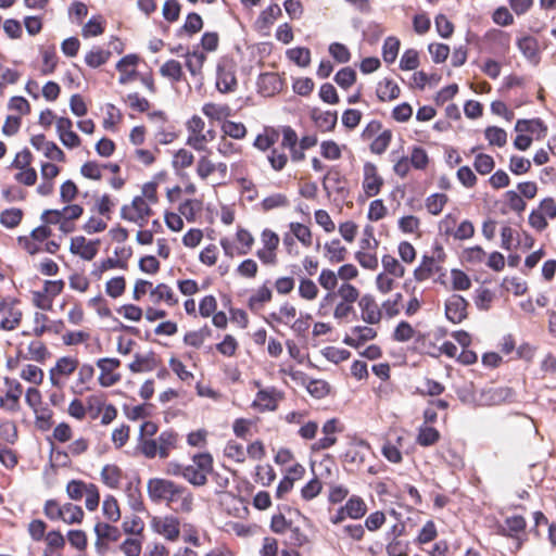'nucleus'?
<instances>
[{
    "label": "nucleus",
    "instance_id": "49",
    "mask_svg": "<svg viewBox=\"0 0 556 556\" xmlns=\"http://www.w3.org/2000/svg\"><path fill=\"white\" fill-rule=\"evenodd\" d=\"M441 439L440 431L431 426L421 425L418 428L416 443L422 447H429L437 444Z\"/></svg>",
    "mask_w": 556,
    "mask_h": 556
},
{
    "label": "nucleus",
    "instance_id": "11",
    "mask_svg": "<svg viewBox=\"0 0 556 556\" xmlns=\"http://www.w3.org/2000/svg\"><path fill=\"white\" fill-rule=\"evenodd\" d=\"M237 64L232 58H220L216 66V88L222 93L233 92L238 87Z\"/></svg>",
    "mask_w": 556,
    "mask_h": 556
},
{
    "label": "nucleus",
    "instance_id": "2",
    "mask_svg": "<svg viewBox=\"0 0 556 556\" xmlns=\"http://www.w3.org/2000/svg\"><path fill=\"white\" fill-rule=\"evenodd\" d=\"M191 465H182L170 462L166 472L175 477H182L193 486H204L207 483V476L214 467V459L211 453H197L192 456Z\"/></svg>",
    "mask_w": 556,
    "mask_h": 556
},
{
    "label": "nucleus",
    "instance_id": "1",
    "mask_svg": "<svg viewBox=\"0 0 556 556\" xmlns=\"http://www.w3.org/2000/svg\"><path fill=\"white\" fill-rule=\"evenodd\" d=\"M147 492L151 502L164 503L176 514H190L194 507L191 490L166 478H151L147 482Z\"/></svg>",
    "mask_w": 556,
    "mask_h": 556
},
{
    "label": "nucleus",
    "instance_id": "44",
    "mask_svg": "<svg viewBox=\"0 0 556 556\" xmlns=\"http://www.w3.org/2000/svg\"><path fill=\"white\" fill-rule=\"evenodd\" d=\"M151 300L155 304L164 302L168 306H175L178 304V298L174 293L173 289L166 283H159L153 288V290H151Z\"/></svg>",
    "mask_w": 556,
    "mask_h": 556
},
{
    "label": "nucleus",
    "instance_id": "26",
    "mask_svg": "<svg viewBox=\"0 0 556 556\" xmlns=\"http://www.w3.org/2000/svg\"><path fill=\"white\" fill-rule=\"evenodd\" d=\"M283 78L278 73H262L256 81L257 91L264 97H274L283 89Z\"/></svg>",
    "mask_w": 556,
    "mask_h": 556
},
{
    "label": "nucleus",
    "instance_id": "16",
    "mask_svg": "<svg viewBox=\"0 0 556 556\" xmlns=\"http://www.w3.org/2000/svg\"><path fill=\"white\" fill-rule=\"evenodd\" d=\"M78 365V358L73 356H62L58 358L55 365L49 370L51 384L59 389L63 388L64 380L77 370Z\"/></svg>",
    "mask_w": 556,
    "mask_h": 556
},
{
    "label": "nucleus",
    "instance_id": "22",
    "mask_svg": "<svg viewBox=\"0 0 556 556\" xmlns=\"http://www.w3.org/2000/svg\"><path fill=\"white\" fill-rule=\"evenodd\" d=\"M361 318L367 325H378L383 318L382 308L372 294H364L358 301Z\"/></svg>",
    "mask_w": 556,
    "mask_h": 556
},
{
    "label": "nucleus",
    "instance_id": "55",
    "mask_svg": "<svg viewBox=\"0 0 556 556\" xmlns=\"http://www.w3.org/2000/svg\"><path fill=\"white\" fill-rule=\"evenodd\" d=\"M220 130L223 136L230 137L235 140H242L248 135V129L243 123L230 119H226L222 123Z\"/></svg>",
    "mask_w": 556,
    "mask_h": 556
},
{
    "label": "nucleus",
    "instance_id": "28",
    "mask_svg": "<svg viewBox=\"0 0 556 556\" xmlns=\"http://www.w3.org/2000/svg\"><path fill=\"white\" fill-rule=\"evenodd\" d=\"M377 334V331L368 325L355 326L351 329V334L344 337L343 342L351 348L358 349L366 342L374 340Z\"/></svg>",
    "mask_w": 556,
    "mask_h": 556
},
{
    "label": "nucleus",
    "instance_id": "34",
    "mask_svg": "<svg viewBox=\"0 0 556 556\" xmlns=\"http://www.w3.org/2000/svg\"><path fill=\"white\" fill-rule=\"evenodd\" d=\"M330 294L333 295L336 303L344 304H358V301L362 298L359 289L350 282L341 283L338 289L330 292Z\"/></svg>",
    "mask_w": 556,
    "mask_h": 556
},
{
    "label": "nucleus",
    "instance_id": "5",
    "mask_svg": "<svg viewBox=\"0 0 556 556\" xmlns=\"http://www.w3.org/2000/svg\"><path fill=\"white\" fill-rule=\"evenodd\" d=\"M84 214V207L79 204L67 203L61 210H46L42 212L40 219L45 224L59 225L60 231L71 233L75 231V222Z\"/></svg>",
    "mask_w": 556,
    "mask_h": 556
},
{
    "label": "nucleus",
    "instance_id": "8",
    "mask_svg": "<svg viewBox=\"0 0 556 556\" xmlns=\"http://www.w3.org/2000/svg\"><path fill=\"white\" fill-rule=\"evenodd\" d=\"M144 201L143 198L135 197L129 204H124L121 207L122 219L143 228L154 215L152 205Z\"/></svg>",
    "mask_w": 556,
    "mask_h": 556
},
{
    "label": "nucleus",
    "instance_id": "42",
    "mask_svg": "<svg viewBox=\"0 0 556 556\" xmlns=\"http://www.w3.org/2000/svg\"><path fill=\"white\" fill-rule=\"evenodd\" d=\"M345 515H349L350 519L358 520L367 514V504L359 495H352L348 498L343 505Z\"/></svg>",
    "mask_w": 556,
    "mask_h": 556
},
{
    "label": "nucleus",
    "instance_id": "50",
    "mask_svg": "<svg viewBox=\"0 0 556 556\" xmlns=\"http://www.w3.org/2000/svg\"><path fill=\"white\" fill-rule=\"evenodd\" d=\"M296 314V307L290 302H285L280 305L279 311L270 313L268 318L276 324L290 326Z\"/></svg>",
    "mask_w": 556,
    "mask_h": 556
},
{
    "label": "nucleus",
    "instance_id": "51",
    "mask_svg": "<svg viewBox=\"0 0 556 556\" xmlns=\"http://www.w3.org/2000/svg\"><path fill=\"white\" fill-rule=\"evenodd\" d=\"M282 136V140L280 147L282 149H288L290 151V160L293 162L294 151H298L299 146V136L296 131L291 126H281L277 128Z\"/></svg>",
    "mask_w": 556,
    "mask_h": 556
},
{
    "label": "nucleus",
    "instance_id": "6",
    "mask_svg": "<svg viewBox=\"0 0 556 556\" xmlns=\"http://www.w3.org/2000/svg\"><path fill=\"white\" fill-rule=\"evenodd\" d=\"M496 534L513 540L514 551H519L528 540L526 518L521 515L506 517L502 523L496 525Z\"/></svg>",
    "mask_w": 556,
    "mask_h": 556
},
{
    "label": "nucleus",
    "instance_id": "10",
    "mask_svg": "<svg viewBox=\"0 0 556 556\" xmlns=\"http://www.w3.org/2000/svg\"><path fill=\"white\" fill-rule=\"evenodd\" d=\"M262 248L256 250L255 255L264 266H276L278 264V249L280 238L277 232L270 228H265L261 232Z\"/></svg>",
    "mask_w": 556,
    "mask_h": 556
},
{
    "label": "nucleus",
    "instance_id": "36",
    "mask_svg": "<svg viewBox=\"0 0 556 556\" xmlns=\"http://www.w3.org/2000/svg\"><path fill=\"white\" fill-rule=\"evenodd\" d=\"M201 111L208 119L222 123L232 115L231 108L226 103L207 102Z\"/></svg>",
    "mask_w": 556,
    "mask_h": 556
},
{
    "label": "nucleus",
    "instance_id": "62",
    "mask_svg": "<svg viewBox=\"0 0 556 556\" xmlns=\"http://www.w3.org/2000/svg\"><path fill=\"white\" fill-rule=\"evenodd\" d=\"M392 137L393 134L391 129L382 130L378 136L372 138V141L369 144L370 152L377 155L383 154L391 144Z\"/></svg>",
    "mask_w": 556,
    "mask_h": 556
},
{
    "label": "nucleus",
    "instance_id": "38",
    "mask_svg": "<svg viewBox=\"0 0 556 556\" xmlns=\"http://www.w3.org/2000/svg\"><path fill=\"white\" fill-rule=\"evenodd\" d=\"M439 453L441 457L453 467H459L464 464L463 452L456 443L450 440L440 446Z\"/></svg>",
    "mask_w": 556,
    "mask_h": 556
},
{
    "label": "nucleus",
    "instance_id": "37",
    "mask_svg": "<svg viewBox=\"0 0 556 556\" xmlns=\"http://www.w3.org/2000/svg\"><path fill=\"white\" fill-rule=\"evenodd\" d=\"M376 94L381 102L393 101L400 97L401 88L393 79L383 78L377 85Z\"/></svg>",
    "mask_w": 556,
    "mask_h": 556
},
{
    "label": "nucleus",
    "instance_id": "54",
    "mask_svg": "<svg viewBox=\"0 0 556 556\" xmlns=\"http://www.w3.org/2000/svg\"><path fill=\"white\" fill-rule=\"evenodd\" d=\"M103 517L110 522H117L122 517L121 507L116 497L108 494L102 503Z\"/></svg>",
    "mask_w": 556,
    "mask_h": 556
},
{
    "label": "nucleus",
    "instance_id": "18",
    "mask_svg": "<svg viewBox=\"0 0 556 556\" xmlns=\"http://www.w3.org/2000/svg\"><path fill=\"white\" fill-rule=\"evenodd\" d=\"M483 48L493 54H505L510 48L511 37L509 33L493 28L488 30L482 39Z\"/></svg>",
    "mask_w": 556,
    "mask_h": 556
},
{
    "label": "nucleus",
    "instance_id": "17",
    "mask_svg": "<svg viewBox=\"0 0 556 556\" xmlns=\"http://www.w3.org/2000/svg\"><path fill=\"white\" fill-rule=\"evenodd\" d=\"M23 318V312L17 307V301L12 299L0 300V329L12 331L16 329Z\"/></svg>",
    "mask_w": 556,
    "mask_h": 556
},
{
    "label": "nucleus",
    "instance_id": "9",
    "mask_svg": "<svg viewBox=\"0 0 556 556\" xmlns=\"http://www.w3.org/2000/svg\"><path fill=\"white\" fill-rule=\"evenodd\" d=\"M65 282L62 279L45 280L41 290L30 291L33 305L42 311H51L54 299L63 292Z\"/></svg>",
    "mask_w": 556,
    "mask_h": 556
},
{
    "label": "nucleus",
    "instance_id": "7",
    "mask_svg": "<svg viewBox=\"0 0 556 556\" xmlns=\"http://www.w3.org/2000/svg\"><path fill=\"white\" fill-rule=\"evenodd\" d=\"M392 339L396 342L414 340V349L422 354H430L429 336L416 329L406 320H401L392 332Z\"/></svg>",
    "mask_w": 556,
    "mask_h": 556
},
{
    "label": "nucleus",
    "instance_id": "56",
    "mask_svg": "<svg viewBox=\"0 0 556 556\" xmlns=\"http://www.w3.org/2000/svg\"><path fill=\"white\" fill-rule=\"evenodd\" d=\"M177 210L188 223H194L198 214L202 211V201L187 199L178 205Z\"/></svg>",
    "mask_w": 556,
    "mask_h": 556
},
{
    "label": "nucleus",
    "instance_id": "23",
    "mask_svg": "<svg viewBox=\"0 0 556 556\" xmlns=\"http://www.w3.org/2000/svg\"><path fill=\"white\" fill-rule=\"evenodd\" d=\"M468 301L460 294H452L445 301V316L453 324H460L468 317Z\"/></svg>",
    "mask_w": 556,
    "mask_h": 556
},
{
    "label": "nucleus",
    "instance_id": "32",
    "mask_svg": "<svg viewBox=\"0 0 556 556\" xmlns=\"http://www.w3.org/2000/svg\"><path fill=\"white\" fill-rule=\"evenodd\" d=\"M43 541L46 546L43 548L42 556H63V549L65 548L66 541L61 531H49Z\"/></svg>",
    "mask_w": 556,
    "mask_h": 556
},
{
    "label": "nucleus",
    "instance_id": "47",
    "mask_svg": "<svg viewBox=\"0 0 556 556\" xmlns=\"http://www.w3.org/2000/svg\"><path fill=\"white\" fill-rule=\"evenodd\" d=\"M212 337V329L208 325H204L198 330L187 331L184 336V343L187 346H191L193 349H200L206 339Z\"/></svg>",
    "mask_w": 556,
    "mask_h": 556
},
{
    "label": "nucleus",
    "instance_id": "48",
    "mask_svg": "<svg viewBox=\"0 0 556 556\" xmlns=\"http://www.w3.org/2000/svg\"><path fill=\"white\" fill-rule=\"evenodd\" d=\"M281 15V8L273 2L268 5L257 17L256 26L260 30L269 29L270 26L278 20Z\"/></svg>",
    "mask_w": 556,
    "mask_h": 556
},
{
    "label": "nucleus",
    "instance_id": "30",
    "mask_svg": "<svg viewBox=\"0 0 556 556\" xmlns=\"http://www.w3.org/2000/svg\"><path fill=\"white\" fill-rule=\"evenodd\" d=\"M404 444V437L395 434L388 437L381 447V454L393 464H400L403 460L401 448Z\"/></svg>",
    "mask_w": 556,
    "mask_h": 556
},
{
    "label": "nucleus",
    "instance_id": "31",
    "mask_svg": "<svg viewBox=\"0 0 556 556\" xmlns=\"http://www.w3.org/2000/svg\"><path fill=\"white\" fill-rule=\"evenodd\" d=\"M159 362L154 352L147 354L137 353L134 359L128 364V369L132 374L150 372L156 369Z\"/></svg>",
    "mask_w": 556,
    "mask_h": 556
},
{
    "label": "nucleus",
    "instance_id": "43",
    "mask_svg": "<svg viewBox=\"0 0 556 556\" xmlns=\"http://www.w3.org/2000/svg\"><path fill=\"white\" fill-rule=\"evenodd\" d=\"M281 542L285 547H303L309 543V538L301 527L293 525L288 532L283 534Z\"/></svg>",
    "mask_w": 556,
    "mask_h": 556
},
{
    "label": "nucleus",
    "instance_id": "58",
    "mask_svg": "<svg viewBox=\"0 0 556 556\" xmlns=\"http://www.w3.org/2000/svg\"><path fill=\"white\" fill-rule=\"evenodd\" d=\"M403 294L402 293H395L391 298L387 299L382 302L380 305V308H382L383 317L388 319H392L396 317L403 307Z\"/></svg>",
    "mask_w": 556,
    "mask_h": 556
},
{
    "label": "nucleus",
    "instance_id": "35",
    "mask_svg": "<svg viewBox=\"0 0 556 556\" xmlns=\"http://www.w3.org/2000/svg\"><path fill=\"white\" fill-rule=\"evenodd\" d=\"M124 477V471L115 464H108L103 466L100 472L101 481L112 490L119 489Z\"/></svg>",
    "mask_w": 556,
    "mask_h": 556
},
{
    "label": "nucleus",
    "instance_id": "61",
    "mask_svg": "<svg viewBox=\"0 0 556 556\" xmlns=\"http://www.w3.org/2000/svg\"><path fill=\"white\" fill-rule=\"evenodd\" d=\"M289 229L296 240L305 248H311L313 244V233L308 226L292 222L289 224Z\"/></svg>",
    "mask_w": 556,
    "mask_h": 556
},
{
    "label": "nucleus",
    "instance_id": "29",
    "mask_svg": "<svg viewBox=\"0 0 556 556\" xmlns=\"http://www.w3.org/2000/svg\"><path fill=\"white\" fill-rule=\"evenodd\" d=\"M515 130L517 132L530 134L535 140H542L547 135V126L540 118L518 119L515 125Z\"/></svg>",
    "mask_w": 556,
    "mask_h": 556
},
{
    "label": "nucleus",
    "instance_id": "60",
    "mask_svg": "<svg viewBox=\"0 0 556 556\" xmlns=\"http://www.w3.org/2000/svg\"><path fill=\"white\" fill-rule=\"evenodd\" d=\"M186 58V67L190 72L192 76L201 75L203 65L206 61V54L200 51L187 52L185 54Z\"/></svg>",
    "mask_w": 556,
    "mask_h": 556
},
{
    "label": "nucleus",
    "instance_id": "63",
    "mask_svg": "<svg viewBox=\"0 0 556 556\" xmlns=\"http://www.w3.org/2000/svg\"><path fill=\"white\" fill-rule=\"evenodd\" d=\"M298 292H299V296L302 300L312 302L318 298L319 289H318L317 283L314 280H312L311 278L302 277L299 280Z\"/></svg>",
    "mask_w": 556,
    "mask_h": 556
},
{
    "label": "nucleus",
    "instance_id": "46",
    "mask_svg": "<svg viewBox=\"0 0 556 556\" xmlns=\"http://www.w3.org/2000/svg\"><path fill=\"white\" fill-rule=\"evenodd\" d=\"M20 355L24 359L35 361L38 363H43L48 356L50 355L48 348L42 341L33 340L28 346L26 352L20 351Z\"/></svg>",
    "mask_w": 556,
    "mask_h": 556
},
{
    "label": "nucleus",
    "instance_id": "3",
    "mask_svg": "<svg viewBox=\"0 0 556 556\" xmlns=\"http://www.w3.org/2000/svg\"><path fill=\"white\" fill-rule=\"evenodd\" d=\"M279 138L280 131L276 127L265 126L263 131L260 132L253 141V147L256 150L261 152H268L267 161L269 166L277 173L282 172L289 163V157L285 152V149L281 147H275Z\"/></svg>",
    "mask_w": 556,
    "mask_h": 556
},
{
    "label": "nucleus",
    "instance_id": "21",
    "mask_svg": "<svg viewBox=\"0 0 556 556\" xmlns=\"http://www.w3.org/2000/svg\"><path fill=\"white\" fill-rule=\"evenodd\" d=\"M384 185L382 176L378 172V167L372 162H365L363 166L362 188L368 198H374L381 192Z\"/></svg>",
    "mask_w": 556,
    "mask_h": 556
},
{
    "label": "nucleus",
    "instance_id": "41",
    "mask_svg": "<svg viewBox=\"0 0 556 556\" xmlns=\"http://www.w3.org/2000/svg\"><path fill=\"white\" fill-rule=\"evenodd\" d=\"M273 300V292L267 285L260 286L248 300V307L252 312H257L264 307L266 303Z\"/></svg>",
    "mask_w": 556,
    "mask_h": 556
},
{
    "label": "nucleus",
    "instance_id": "52",
    "mask_svg": "<svg viewBox=\"0 0 556 556\" xmlns=\"http://www.w3.org/2000/svg\"><path fill=\"white\" fill-rule=\"evenodd\" d=\"M160 74L172 83H179L184 78L182 65L179 61L170 59L160 67Z\"/></svg>",
    "mask_w": 556,
    "mask_h": 556
},
{
    "label": "nucleus",
    "instance_id": "40",
    "mask_svg": "<svg viewBox=\"0 0 556 556\" xmlns=\"http://www.w3.org/2000/svg\"><path fill=\"white\" fill-rule=\"evenodd\" d=\"M75 389L78 394H83L91 390V382L94 377V368L90 364L78 365Z\"/></svg>",
    "mask_w": 556,
    "mask_h": 556
},
{
    "label": "nucleus",
    "instance_id": "20",
    "mask_svg": "<svg viewBox=\"0 0 556 556\" xmlns=\"http://www.w3.org/2000/svg\"><path fill=\"white\" fill-rule=\"evenodd\" d=\"M151 527L169 542H176L180 536V520L174 515L154 517L151 520Z\"/></svg>",
    "mask_w": 556,
    "mask_h": 556
},
{
    "label": "nucleus",
    "instance_id": "53",
    "mask_svg": "<svg viewBox=\"0 0 556 556\" xmlns=\"http://www.w3.org/2000/svg\"><path fill=\"white\" fill-rule=\"evenodd\" d=\"M410 165L416 170H426L430 164V157L426 149L419 146L410 148L409 156H407Z\"/></svg>",
    "mask_w": 556,
    "mask_h": 556
},
{
    "label": "nucleus",
    "instance_id": "15",
    "mask_svg": "<svg viewBox=\"0 0 556 556\" xmlns=\"http://www.w3.org/2000/svg\"><path fill=\"white\" fill-rule=\"evenodd\" d=\"M112 523L113 522L110 521H98L94 525V546L99 553L106 552L109 549L110 544L118 542L122 538V531L119 530V528Z\"/></svg>",
    "mask_w": 556,
    "mask_h": 556
},
{
    "label": "nucleus",
    "instance_id": "13",
    "mask_svg": "<svg viewBox=\"0 0 556 556\" xmlns=\"http://www.w3.org/2000/svg\"><path fill=\"white\" fill-rule=\"evenodd\" d=\"M255 386L260 389L252 402V407L261 413L275 412L285 397L283 392L276 387L261 388L258 381L255 382Z\"/></svg>",
    "mask_w": 556,
    "mask_h": 556
},
{
    "label": "nucleus",
    "instance_id": "14",
    "mask_svg": "<svg viewBox=\"0 0 556 556\" xmlns=\"http://www.w3.org/2000/svg\"><path fill=\"white\" fill-rule=\"evenodd\" d=\"M188 137L186 144L198 152L207 150L208 138L204 134L205 122L199 115H192L186 123Z\"/></svg>",
    "mask_w": 556,
    "mask_h": 556
},
{
    "label": "nucleus",
    "instance_id": "25",
    "mask_svg": "<svg viewBox=\"0 0 556 556\" xmlns=\"http://www.w3.org/2000/svg\"><path fill=\"white\" fill-rule=\"evenodd\" d=\"M31 146L43 153V155L52 161L62 162L66 161V155L62 149L53 141L47 140L43 134L35 135L30 138Z\"/></svg>",
    "mask_w": 556,
    "mask_h": 556
},
{
    "label": "nucleus",
    "instance_id": "57",
    "mask_svg": "<svg viewBox=\"0 0 556 556\" xmlns=\"http://www.w3.org/2000/svg\"><path fill=\"white\" fill-rule=\"evenodd\" d=\"M111 55V51L104 50L100 47H93L86 53L85 63L91 68H97L105 64L110 60Z\"/></svg>",
    "mask_w": 556,
    "mask_h": 556
},
{
    "label": "nucleus",
    "instance_id": "39",
    "mask_svg": "<svg viewBox=\"0 0 556 556\" xmlns=\"http://www.w3.org/2000/svg\"><path fill=\"white\" fill-rule=\"evenodd\" d=\"M23 393V388L20 382H15L5 394L0 395V409L8 412H17L20 409V397Z\"/></svg>",
    "mask_w": 556,
    "mask_h": 556
},
{
    "label": "nucleus",
    "instance_id": "27",
    "mask_svg": "<svg viewBox=\"0 0 556 556\" xmlns=\"http://www.w3.org/2000/svg\"><path fill=\"white\" fill-rule=\"evenodd\" d=\"M98 240L88 241L84 236H76L71 240L70 251L85 261H91L98 254Z\"/></svg>",
    "mask_w": 556,
    "mask_h": 556
},
{
    "label": "nucleus",
    "instance_id": "45",
    "mask_svg": "<svg viewBox=\"0 0 556 556\" xmlns=\"http://www.w3.org/2000/svg\"><path fill=\"white\" fill-rule=\"evenodd\" d=\"M326 257L331 264L342 263L348 257V249L341 243L339 239H332L324 245Z\"/></svg>",
    "mask_w": 556,
    "mask_h": 556
},
{
    "label": "nucleus",
    "instance_id": "64",
    "mask_svg": "<svg viewBox=\"0 0 556 556\" xmlns=\"http://www.w3.org/2000/svg\"><path fill=\"white\" fill-rule=\"evenodd\" d=\"M448 202V197L445 193H432L425 200V206L429 214L437 216L442 213Z\"/></svg>",
    "mask_w": 556,
    "mask_h": 556
},
{
    "label": "nucleus",
    "instance_id": "24",
    "mask_svg": "<svg viewBox=\"0 0 556 556\" xmlns=\"http://www.w3.org/2000/svg\"><path fill=\"white\" fill-rule=\"evenodd\" d=\"M140 58L137 54H127L116 63V71L119 73L118 83L128 85L139 77L137 71Z\"/></svg>",
    "mask_w": 556,
    "mask_h": 556
},
{
    "label": "nucleus",
    "instance_id": "59",
    "mask_svg": "<svg viewBox=\"0 0 556 556\" xmlns=\"http://www.w3.org/2000/svg\"><path fill=\"white\" fill-rule=\"evenodd\" d=\"M435 257L424 255L418 267L414 270V278L416 281L428 280L435 271Z\"/></svg>",
    "mask_w": 556,
    "mask_h": 556
},
{
    "label": "nucleus",
    "instance_id": "33",
    "mask_svg": "<svg viewBox=\"0 0 556 556\" xmlns=\"http://www.w3.org/2000/svg\"><path fill=\"white\" fill-rule=\"evenodd\" d=\"M517 47L522 55L530 62L536 64L540 61V46L535 37L526 35L517 40Z\"/></svg>",
    "mask_w": 556,
    "mask_h": 556
},
{
    "label": "nucleus",
    "instance_id": "19",
    "mask_svg": "<svg viewBox=\"0 0 556 556\" xmlns=\"http://www.w3.org/2000/svg\"><path fill=\"white\" fill-rule=\"evenodd\" d=\"M342 430L343 427L338 418L328 419L321 427L323 437L312 444V452H321L331 448L337 444V434L342 432Z\"/></svg>",
    "mask_w": 556,
    "mask_h": 556
},
{
    "label": "nucleus",
    "instance_id": "4",
    "mask_svg": "<svg viewBox=\"0 0 556 556\" xmlns=\"http://www.w3.org/2000/svg\"><path fill=\"white\" fill-rule=\"evenodd\" d=\"M179 434L168 429L162 431L154 440H139L137 444L138 452L148 459H166L170 453L178 447Z\"/></svg>",
    "mask_w": 556,
    "mask_h": 556
},
{
    "label": "nucleus",
    "instance_id": "12",
    "mask_svg": "<svg viewBox=\"0 0 556 556\" xmlns=\"http://www.w3.org/2000/svg\"><path fill=\"white\" fill-rule=\"evenodd\" d=\"M96 365L99 369L98 382L102 388H110L122 380L119 371L122 362L116 357H101L97 359Z\"/></svg>",
    "mask_w": 556,
    "mask_h": 556
}]
</instances>
